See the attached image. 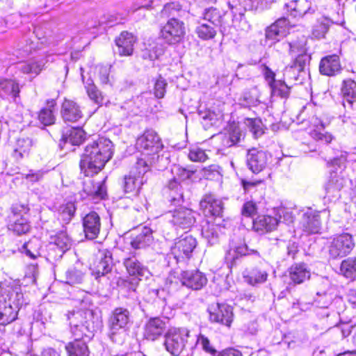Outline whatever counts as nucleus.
<instances>
[{
    "label": "nucleus",
    "mask_w": 356,
    "mask_h": 356,
    "mask_svg": "<svg viewBox=\"0 0 356 356\" xmlns=\"http://www.w3.org/2000/svg\"><path fill=\"white\" fill-rule=\"evenodd\" d=\"M197 343L202 347L203 350H204L206 352L209 353H213L216 352L213 348L211 346L210 341L208 339V338L202 334L199 335L197 340Z\"/></svg>",
    "instance_id": "052dcab7"
},
{
    "label": "nucleus",
    "mask_w": 356,
    "mask_h": 356,
    "mask_svg": "<svg viewBox=\"0 0 356 356\" xmlns=\"http://www.w3.org/2000/svg\"><path fill=\"white\" fill-rule=\"evenodd\" d=\"M186 34L184 23L176 18L170 19L160 30V38L168 44L181 42Z\"/></svg>",
    "instance_id": "0eeeda50"
},
{
    "label": "nucleus",
    "mask_w": 356,
    "mask_h": 356,
    "mask_svg": "<svg viewBox=\"0 0 356 356\" xmlns=\"http://www.w3.org/2000/svg\"><path fill=\"white\" fill-rule=\"evenodd\" d=\"M331 24V20L327 17L318 19L313 27L312 35L317 39L324 38Z\"/></svg>",
    "instance_id": "c03bdc74"
},
{
    "label": "nucleus",
    "mask_w": 356,
    "mask_h": 356,
    "mask_svg": "<svg viewBox=\"0 0 356 356\" xmlns=\"http://www.w3.org/2000/svg\"><path fill=\"white\" fill-rule=\"evenodd\" d=\"M237 250H236L234 243L230 245L229 249L227 251L225 255V259L228 263L232 264L236 259L238 258Z\"/></svg>",
    "instance_id": "69168bd1"
},
{
    "label": "nucleus",
    "mask_w": 356,
    "mask_h": 356,
    "mask_svg": "<svg viewBox=\"0 0 356 356\" xmlns=\"http://www.w3.org/2000/svg\"><path fill=\"white\" fill-rule=\"evenodd\" d=\"M113 156V143L99 137L87 144L80 161L81 172L87 177L99 172Z\"/></svg>",
    "instance_id": "f257e3e1"
},
{
    "label": "nucleus",
    "mask_w": 356,
    "mask_h": 356,
    "mask_svg": "<svg viewBox=\"0 0 356 356\" xmlns=\"http://www.w3.org/2000/svg\"><path fill=\"white\" fill-rule=\"evenodd\" d=\"M354 247L352 236L348 234H343L334 238L329 246V255L332 259L346 257Z\"/></svg>",
    "instance_id": "6e6552de"
},
{
    "label": "nucleus",
    "mask_w": 356,
    "mask_h": 356,
    "mask_svg": "<svg viewBox=\"0 0 356 356\" xmlns=\"http://www.w3.org/2000/svg\"><path fill=\"white\" fill-rule=\"evenodd\" d=\"M310 271L304 264L293 265L289 269V277L295 284H301L310 278Z\"/></svg>",
    "instance_id": "7c9ffc66"
},
{
    "label": "nucleus",
    "mask_w": 356,
    "mask_h": 356,
    "mask_svg": "<svg viewBox=\"0 0 356 356\" xmlns=\"http://www.w3.org/2000/svg\"><path fill=\"white\" fill-rule=\"evenodd\" d=\"M287 22L285 19H280L266 29V37L268 40L278 41L284 38L287 33Z\"/></svg>",
    "instance_id": "c85d7f7f"
},
{
    "label": "nucleus",
    "mask_w": 356,
    "mask_h": 356,
    "mask_svg": "<svg viewBox=\"0 0 356 356\" xmlns=\"http://www.w3.org/2000/svg\"><path fill=\"white\" fill-rule=\"evenodd\" d=\"M277 218L270 216H260L253 221V228L259 233L272 232L278 225Z\"/></svg>",
    "instance_id": "bb28decb"
},
{
    "label": "nucleus",
    "mask_w": 356,
    "mask_h": 356,
    "mask_svg": "<svg viewBox=\"0 0 356 356\" xmlns=\"http://www.w3.org/2000/svg\"><path fill=\"white\" fill-rule=\"evenodd\" d=\"M24 302L19 289L10 291L9 286L0 282V324L6 325L15 321Z\"/></svg>",
    "instance_id": "7ed1b4c3"
},
{
    "label": "nucleus",
    "mask_w": 356,
    "mask_h": 356,
    "mask_svg": "<svg viewBox=\"0 0 356 356\" xmlns=\"http://www.w3.org/2000/svg\"><path fill=\"white\" fill-rule=\"evenodd\" d=\"M67 319L71 332L76 338H90L101 325L99 316L91 309L70 312Z\"/></svg>",
    "instance_id": "20e7f679"
},
{
    "label": "nucleus",
    "mask_w": 356,
    "mask_h": 356,
    "mask_svg": "<svg viewBox=\"0 0 356 356\" xmlns=\"http://www.w3.org/2000/svg\"><path fill=\"white\" fill-rule=\"evenodd\" d=\"M197 242L192 236H186L175 243L172 249L173 254L179 253L177 257L188 258L196 247Z\"/></svg>",
    "instance_id": "5701e85b"
},
{
    "label": "nucleus",
    "mask_w": 356,
    "mask_h": 356,
    "mask_svg": "<svg viewBox=\"0 0 356 356\" xmlns=\"http://www.w3.org/2000/svg\"><path fill=\"white\" fill-rule=\"evenodd\" d=\"M219 13L216 9L209 8L205 10L203 15L202 20L207 21V23L211 24L213 26H216L219 22Z\"/></svg>",
    "instance_id": "5fc2aeb1"
},
{
    "label": "nucleus",
    "mask_w": 356,
    "mask_h": 356,
    "mask_svg": "<svg viewBox=\"0 0 356 356\" xmlns=\"http://www.w3.org/2000/svg\"><path fill=\"white\" fill-rule=\"evenodd\" d=\"M40 248L41 242L38 238H32L27 243H24L22 246V249L25 254L33 259L40 256Z\"/></svg>",
    "instance_id": "37998d69"
},
{
    "label": "nucleus",
    "mask_w": 356,
    "mask_h": 356,
    "mask_svg": "<svg viewBox=\"0 0 356 356\" xmlns=\"http://www.w3.org/2000/svg\"><path fill=\"white\" fill-rule=\"evenodd\" d=\"M247 124L255 137L264 134L262 122L259 119H248Z\"/></svg>",
    "instance_id": "6e6d98bb"
},
{
    "label": "nucleus",
    "mask_w": 356,
    "mask_h": 356,
    "mask_svg": "<svg viewBox=\"0 0 356 356\" xmlns=\"http://www.w3.org/2000/svg\"><path fill=\"white\" fill-rule=\"evenodd\" d=\"M287 10L294 17H302L311 8V3L308 0H293L286 4Z\"/></svg>",
    "instance_id": "72a5a7b5"
},
{
    "label": "nucleus",
    "mask_w": 356,
    "mask_h": 356,
    "mask_svg": "<svg viewBox=\"0 0 356 356\" xmlns=\"http://www.w3.org/2000/svg\"><path fill=\"white\" fill-rule=\"evenodd\" d=\"M199 24L195 29V33L200 38L207 40L215 37L216 31L213 25L205 22H200Z\"/></svg>",
    "instance_id": "a19ab883"
},
{
    "label": "nucleus",
    "mask_w": 356,
    "mask_h": 356,
    "mask_svg": "<svg viewBox=\"0 0 356 356\" xmlns=\"http://www.w3.org/2000/svg\"><path fill=\"white\" fill-rule=\"evenodd\" d=\"M124 265L130 275L147 277L150 274L148 269L143 266L135 257L126 259Z\"/></svg>",
    "instance_id": "2f4dec72"
},
{
    "label": "nucleus",
    "mask_w": 356,
    "mask_h": 356,
    "mask_svg": "<svg viewBox=\"0 0 356 356\" xmlns=\"http://www.w3.org/2000/svg\"><path fill=\"white\" fill-rule=\"evenodd\" d=\"M76 210L75 205L73 202H69L65 204L60 206L58 211L59 218L65 223H68L74 215Z\"/></svg>",
    "instance_id": "49530a36"
},
{
    "label": "nucleus",
    "mask_w": 356,
    "mask_h": 356,
    "mask_svg": "<svg viewBox=\"0 0 356 356\" xmlns=\"http://www.w3.org/2000/svg\"><path fill=\"white\" fill-rule=\"evenodd\" d=\"M307 39L302 35L297 40L292 41L289 43L290 53L292 56L296 57L292 65L286 67L284 70V76L289 79L297 80L295 76L296 72L300 73L304 71L306 64L309 60L307 54Z\"/></svg>",
    "instance_id": "39448f33"
},
{
    "label": "nucleus",
    "mask_w": 356,
    "mask_h": 356,
    "mask_svg": "<svg viewBox=\"0 0 356 356\" xmlns=\"http://www.w3.org/2000/svg\"><path fill=\"white\" fill-rule=\"evenodd\" d=\"M340 273L346 278L355 279L356 277V259L348 258L343 260L341 264Z\"/></svg>",
    "instance_id": "79ce46f5"
},
{
    "label": "nucleus",
    "mask_w": 356,
    "mask_h": 356,
    "mask_svg": "<svg viewBox=\"0 0 356 356\" xmlns=\"http://www.w3.org/2000/svg\"><path fill=\"white\" fill-rule=\"evenodd\" d=\"M83 227L86 238L90 240L96 238L101 229L100 217L95 211L90 212L83 218Z\"/></svg>",
    "instance_id": "ddd939ff"
},
{
    "label": "nucleus",
    "mask_w": 356,
    "mask_h": 356,
    "mask_svg": "<svg viewBox=\"0 0 356 356\" xmlns=\"http://www.w3.org/2000/svg\"><path fill=\"white\" fill-rule=\"evenodd\" d=\"M241 133L239 129H235L229 134V137L226 141V144L228 146H232L241 140Z\"/></svg>",
    "instance_id": "e2e57ef3"
},
{
    "label": "nucleus",
    "mask_w": 356,
    "mask_h": 356,
    "mask_svg": "<svg viewBox=\"0 0 356 356\" xmlns=\"http://www.w3.org/2000/svg\"><path fill=\"white\" fill-rule=\"evenodd\" d=\"M87 94L89 98L98 106H102L104 103V97L101 91H99L93 83H88L85 86Z\"/></svg>",
    "instance_id": "8fccbe9b"
},
{
    "label": "nucleus",
    "mask_w": 356,
    "mask_h": 356,
    "mask_svg": "<svg viewBox=\"0 0 356 356\" xmlns=\"http://www.w3.org/2000/svg\"><path fill=\"white\" fill-rule=\"evenodd\" d=\"M243 274L245 281L251 285L264 283L268 277L266 271L259 268L246 269Z\"/></svg>",
    "instance_id": "c9c22d12"
},
{
    "label": "nucleus",
    "mask_w": 356,
    "mask_h": 356,
    "mask_svg": "<svg viewBox=\"0 0 356 356\" xmlns=\"http://www.w3.org/2000/svg\"><path fill=\"white\" fill-rule=\"evenodd\" d=\"M167 86L166 81L160 77L156 80L154 84V95L157 98H163L165 93V88Z\"/></svg>",
    "instance_id": "13d9d810"
},
{
    "label": "nucleus",
    "mask_w": 356,
    "mask_h": 356,
    "mask_svg": "<svg viewBox=\"0 0 356 356\" xmlns=\"http://www.w3.org/2000/svg\"><path fill=\"white\" fill-rule=\"evenodd\" d=\"M56 103L54 100L49 103V108H44L40 111L38 115V119L40 122L45 126H49L54 123L55 116L54 115V111L51 108H54Z\"/></svg>",
    "instance_id": "de8ad7c7"
},
{
    "label": "nucleus",
    "mask_w": 356,
    "mask_h": 356,
    "mask_svg": "<svg viewBox=\"0 0 356 356\" xmlns=\"http://www.w3.org/2000/svg\"><path fill=\"white\" fill-rule=\"evenodd\" d=\"M169 191V199L172 203H179L183 197V192L180 183L177 178L170 180L167 186Z\"/></svg>",
    "instance_id": "ea45409f"
},
{
    "label": "nucleus",
    "mask_w": 356,
    "mask_h": 356,
    "mask_svg": "<svg viewBox=\"0 0 356 356\" xmlns=\"http://www.w3.org/2000/svg\"><path fill=\"white\" fill-rule=\"evenodd\" d=\"M129 322V312L126 309L117 308L110 318V328L113 333L124 328Z\"/></svg>",
    "instance_id": "a878e982"
},
{
    "label": "nucleus",
    "mask_w": 356,
    "mask_h": 356,
    "mask_svg": "<svg viewBox=\"0 0 356 356\" xmlns=\"http://www.w3.org/2000/svg\"><path fill=\"white\" fill-rule=\"evenodd\" d=\"M136 41V39L132 33L127 31L122 32L115 40L118 53L120 56H131L133 54Z\"/></svg>",
    "instance_id": "a211bd4d"
},
{
    "label": "nucleus",
    "mask_w": 356,
    "mask_h": 356,
    "mask_svg": "<svg viewBox=\"0 0 356 356\" xmlns=\"http://www.w3.org/2000/svg\"><path fill=\"white\" fill-rule=\"evenodd\" d=\"M210 320L227 327H230L233 321V310L227 304L217 303L209 308Z\"/></svg>",
    "instance_id": "9d476101"
},
{
    "label": "nucleus",
    "mask_w": 356,
    "mask_h": 356,
    "mask_svg": "<svg viewBox=\"0 0 356 356\" xmlns=\"http://www.w3.org/2000/svg\"><path fill=\"white\" fill-rule=\"evenodd\" d=\"M98 71L99 79L103 83H106L108 81L109 69L107 66H99Z\"/></svg>",
    "instance_id": "774afa93"
},
{
    "label": "nucleus",
    "mask_w": 356,
    "mask_h": 356,
    "mask_svg": "<svg viewBox=\"0 0 356 356\" xmlns=\"http://www.w3.org/2000/svg\"><path fill=\"white\" fill-rule=\"evenodd\" d=\"M86 138L85 131L80 128H70L66 130L62 136V140L65 143L72 145H79Z\"/></svg>",
    "instance_id": "f704fd0d"
},
{
    "label": "nucleus",
    "mask_w": 356,
    "mask_h": 356,
    "mask_svg": "<svg viewBox=\"0 0 356 356\" xmlns=\"http://www.w3.org/2000/svg\"><path fill=\"white\" fill-rule=\"evenodd\" d=\"M136 145L144 156L138 160L137 168L143 167L140 173H146L149 166L159 159V153L163 149V145L156 132L147 130L138 138Z\"/></svg>",
    "instance_id": "f03ea898"
},
{
    "label": "nucleus",
    "mask_w": 356,
    "mask_h": 356,
    "mask_svg": "<svg viewBox=\"0 0 356 356\" xmlns=\"http://www.w3.org/2000/svg\"><path fill=\"white\" fill-rule=\"evenodd\" d=\"M267 160V154L261 150L253 148L248 152V165L254 173H259L262 171L266 166Z\"/></svg>",
    "instance_id": "2eb2a0df"
},
{
    "label": "nucleus",
    "mask_w": 356,
    "mask_h": 356,
    "mask_svg": "<svg viewBox=\"0 0 356 356\" xmlns=\"http://www.w3.org/2000/svg\"><path fill=\"white\" fill-rule=\"evenodd\" d=\"M29 228L26 219L18 215H14L13 222L9 225V229L19 235L26 233Z\"/></svg>",
    "instance_id": "a18cd8bd"
},
{
    "label": "nucleus",
    "mask_w": 356,
    "mask_h": 356,
    "mask_svg": "<svg viewBox=\"0 0 356 356\" xmlns=\"http://www.w3.org/2000/svg\"><path fill=\"white\" fill-rule=\"evenodd\" d=\"M311 122L315 127L310 131V136L313 139L326 144H329L333 140L334 136L330 133L324 131L325 126L318 118L313 117Z\"/></svg>",
    "instance_id": "cd10ccee"
},
{
    "label": "nucleus",
    "mask_w": 356,
    "mask_h": 356,
    "mask_svg": "<svg viewBox=\"0 0 356 356\" xmlns=\"http://www.w3.org/2000/svg\"><path fill=\"white\" fill-rule=\"evenodd\" d=\"M280 218L283 219V222L287 225H290L293 222L295 219V215L293 211L288 209H281L278 211Z\"/></svg>",
    "instance_id": "bf43d9fd"
},
{
    "label": "nucleus",
    "mask_w": 356,
    "mask_h": 356,
    "mask_svg": "<svg viewBox=\"0 0 356 356\" xmlns=\"http://www.w3.org/2000/svg\"><path fill=\"white\" fill-rule=\"evenodd\" d=\"M50 58L49 54L37 56L30 60L20 63L18 70L24 74H31L35 77L46 67Z\"/></svg>",
    "instance_id": "9b49d317"
},
{
    "label": "nucleus",
    "mask_w": 356,
    "mask_h": 356,
    "mask_svg": "<svg viewBox=\"0 0 356 356\" xmlns=\"http://www.w3.org/2000/svg\"><path fill=\"white\" fill-rule=\"evenodd\" d=\"M321 225L318 211L309 210L304 213L302 225L305 232L309 234L318 233L321 229Z\"/></svg>",
    "instance_id": "4be33fe9"
},
{
    "label": "nucleus",
    "mask_w": 356,
    "mask_h": 356,
    "mask_svg": "<svg viewBox=\"0 0 356 356\" xmlns=\"http://www.w3.org/2000/svg\"><path fill=\"white\" fill-rule=\"evenodd\" d=\"M153 242L152 231L149 227H143L141 232L133 237L130 244L134 249L145 248Z\"/></svg>",
    "instance_id": "c756f323"
},
{
    "label": "nucleus",
    "mask_w": 356,
    "mask_h": 356,
    "mask_svg": "<svg viewBox=\"0 0 356 356\" xmlns=\"http://www.w3.org/2000/svg\"><path fill=\"white\" fill-rule=\"evenodd\" d=\"M243 189L246 192H249L252 189L255 188L257 186L260 185L262 183L261 179H258L256 181H246L243 179L241 181Z\"/></svg>",
    "instance_id": "338daca9"
},
{
    "label": "nucleus",
    "mask_w": 356,
    "mask_h": 356,
    "mask_svg": "<svg viewBox=\"0 0 356 356\" xmlns=\"http://www.w3.org/2000/svg\"><path fill=\"white\" fill-rule=\"evenodd\" d=\"M256 204L252 201L245 202L242 208V215L245 216H251L256 213Z\"/></svg>",
    "instance_id": "680f3d73"
},
{
    "label": "nucleus",
    "mask_w": 356,
    "mask_h": 356,
    "mask_svg": "<svg viewBox=\"0 0 356 356\" xmlns=\"http://www.w3.org/2000/svg\"><path fill=\"white\" fill-rule=\"evenodd\" d=\"M54 243L63 252L65 250H67L71 245V240L67 234L64 232H61L56 234L54 239Z\"/></svg>",
    "instance_id": "864d4df0"
},
{
    "label": "nucleus",
    "mask_w": 356,
    "mask_h": 356,
    "mask_svg": "<svg viewBox=\"0 0 356 356\" xmlns=\"http://www.w3.org/2000/svg\"><path fill=\"white\" fill-rule=\"evenodd\" d=\"M170 222L177 228L188 229L195 222L194 212L187 208H179L170 211Z\"/></svg>",
    "instance_id": "f8f14e48"
},
{
    "label": "nucleus",
    "mask_w": 356,
    "mask_h": 356,
    "mask_svg": "<svg viewBox=\"0 0 356 356\" xmlns=\"http://www.w3.org/2000/svg\"><path fill=\"white\" fill-rule=\"evenodd\" d=\"M166 328V323L159 317L151 318L145 325L144 336L147 339L154 341L159 338Z\"/></svg>",
    "instance_id": "f3484780"
},
{
    "label": "nucleus",
    "mask_w": 356,
    "mask_h": 356,
    "mask_svg": "<svg viewBox=\"0 0 356 356\" xmlns=\"http://www.w3.org/2000/svg\"><path fill=\"white\" fill-rule=\"evenodd\" d=\"M343 99L352 105L356 103V82L352 79L344 80L341 86Z\"/></svg>",
    "instance_id": "4c0bfd02"
},
{
    "label": "nucleus",
    "mask_w": 356,
    "mask_h": 356,
    "mask_svg": "<svg viewBox=\"0 0 356 356\" xmlns=\"http://www.w3.org/2000/svg\"><path fill=\"white\" fill-rule=\"evenodd\" d=\"M33 141L29 138L22 137L17 139L13 153L16 160H20L29 155Z\"/></svg>",
    "instance_id": "473e14b6"
},
{
    "label": "nucleus",
    "mask_w": 356,
    "mask_h": 356,
    "mask_svg": "<svg viewBox=\"0 0 356 356\" xmlns=\"http://www.w3.org/2000/svg\"><path fill=\"white\" fill-rule=\"evenodd\" d=\"M190 331L185 327H171L165 334L163 345L172 355L178 356L184 350Z\"/></svg>",
    "instance_id": "423d86ee"
},
{
    "label": "nucleus",
    "mask_w": 356,
    "mask_h": 356,
    "mask_svg": "<svg viewBox=\"0 0 356 356\" xmlns=\"http://www.w3.org/2000/svg\"><path fill=\"white\" fill-rule=\"evenodd\" d=\"M346 180L341 172H332L327 183L325 186L326 194L329 197L339 196L340 191L344 187Z\"/></svg>",
    "instance_id": "aec40b11"
},
{
    "label": "nucleus",
    "mask_w": 356,
    "mask_h": 356,
    "mask_svg": "<svg viewBox=\"0 0 356 356\" xmlns=\"http://www.w3.org/2000/svg\"><path fill=\"white\" fill-rule=\"evenodd\" d=\"M264 75L271 88L272 94L286 98L290 93V87L283 81L275 80V73L268 67H265Z\"/></svg>",
    "instance_id": "dca6fc26"
},
{
    "label": "nucleus",
    "mask_w": 356,
    "mask_h": 356,
    "mask_svg": "<svg viewBox=\"0 0 356 356\" xmlns=\"http://www.w3.org/2000/svg\"><path fill=\"white\" fill-rule=\"evenodd\" d=\"M341 70V64L338 56L334 54L323 58L320 62L319 71L326 76H334Z\"/></svg>",
    "instance_id": "393cba45"
},
{
    "label": "nucleus",
    "mask_w": 356,
    "mask_h": 356,
    "mask_svg": "<svg viewBox=\"0 0 356 356\" xmlns=\"http://www.w3.org/2000/svg\"><path fill=\"white\" fill-rule=\"evenodd\" d=\"M180 280L183 285L194 290L200 289L207 282L206 276L199 270L182 272Z\"/></svg>",
    "instance_id": "4468645a"
},
{
    "label": "nucleus",
    "mask_w": 356,
    "mask_h": 356,
    "mask_svg": "<svg viewBox=\"0 0 356 356\" xmlns=\"http://www.w3.org/2000/svg\"><path fill=\"white\" fill-rule=\"evenodd\" d=\"M19 93L18 83L13 80L0 79V95H11L15 97Z\"/></svg>",
    "instance_id": "58836bf2"
},
{
    "label": "nucleus",
    "mask_w": 356,
    "mask_h": 356,
    "mask_svg": "<svg viewBox=\"0 0 356 356\" xmlns=\"http://www.w3.org/2000/svg\"><path fill=\"white\" fill-rule=\"evenodd\" d=\"M200 207L206 216H220L222 212V202L213 195H206L200 202Z\"/></svg>",
    "instance_id": "b1692460"
},
{
    "label": "nucleus",
    "mask_w": 356,
    "mask_h": 356,
    "mask_svg": "<svg viewBox=\"0 0 356 356\" xmlns=\"http://www.w3.org/2000/svg\"><path fill=\"white\" fill-rule=\"evenodd\" d=\"M81 338L76 339L68 343L65 348L69 356H88V348L83 341L80 340Z\"/></svg>",
    "instance_id": "e433bc0d"
},
{
    "label": "nucleus",
    "mask_w": 356,
    "mask_h": 356,
    "mask_svg": "<svg viewBox=\"0 0 356 356\" xmlns=\"http://www.w3.org/2000/svg\"><path fill=\"white\" fill-rule=\"evenodd\" d=\"M112 255L106 249L99 250L90 265V269L96 278L103 276L111 270Z\"/></svg>",
    "instance_id": "1a4fd4ad"
},
{
    "label": "nucleus",
    "mask_w": 356,
    "mask_h": 356,
    "mask_svg": "<svg viewBox=\"0 0 356 356\" xmlns=\"http://www.w3.org/2000/svg\"><path fill=\"white\" fill-rule=\"evenodd\" d=\"M172 171H175V174L179 177V179L182 180L190 178L193 173V171L186 170L185 168L179 166H175Z\"/></svg>",
    "instance_id": "0e129e2a"
},
{
    "label": "nucleus",
    "mask_w": 356,
    "mask_h": 356,
    "mask_svg": "<svg viewBox=\"0 0 356 356\" xmlns=\"http://www.w3.org/2000/svg\"><path fill=\"white\" fill-rule=\"evenodd\" d=\"M330 289L327 291L317 292L315 301L318 307L327 308L332 302L334 295Z\"/></svg>",
    "instance_id": "3c124183"
},
{
    "label": "nucleus",
    "mask_w": 356,
    "mask_h": 356,
    "mask_svg": "<svg viewBox=\"0 0 356 356\" xmlns=\"http://www.w3.org/2000/svg\"><path fill=\"white\" fill-rule=\"evenodd\" d=\"M188 158L192 161L204 162L208 159V156L203 149L198 147H195L190 150L188 154Z\"/></svg>",
    "instance_id": "4d7b16f0"
},
{
    "label": "nucleus",
    "mask_w": 356,
    "mask_h": 356,
    "mask_svg": "<svg viewBox=\"0 0 356 356\" xmlns=\"http://www.w3.org/2000/svg\"><path fill=\"white\" fill-rule=\"evenodd\" d=\"M135 168L138 171L137 172L131 171L128 176L124 177V190L127 193L137 194L143 184V175L145 173H140L143 167L138 168L136 164Z\"/></svg>",
    "instance_id": "6ab92c4d"
},
{
    "label": "nucleus",
    "mask_w": 356,
    "mask_h": 356,
    "mask_svg": "<svg viewBox=\"0 0 356 356\" xmlns=\"http://www.w3.org/2000/svg\"><path fill=\"white\" fill-rule=\"evenodd\" d=\"M217 229L214 225H208L202 229V233L203 236L211 245L215 244L218 241V234Z\"/></svg>",
    "instance_id": "603ef678"
},
{
    "label": "nucleus",
    "mask_w": 356,
    "mask_h": 356,
    "mask_svg": "<svg viewBox=\"0 0 356 356\" xmlns=\"http://www.w3.org/2000/svg\"><path fill=\"white\" fill-rule=\"evenodd\" d=\"M61 115L65 122H76L82 118L83 114L76 102L65 99L62 104Z\"/></svg>",
    "instance_id": "412c9836"
},
{
    "label": "nucleus",
    "mask_w": 356,
    "mask_h": 356,
    "mask_svg": "<svg viewBox=\"0 0 356 356\" xmlns=\"http://www.w3.org/2000/svg\"><path fill=\"white\" fill-rule=\"evenodd\" d=\"M92 184V187L85 186L84 191L90 195L104 198L106 195V188L104 181L94 184L93 181H89Z\"/></svg>",
    "instance_id": "09e8293b"
}]
</instances>
